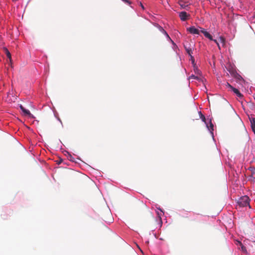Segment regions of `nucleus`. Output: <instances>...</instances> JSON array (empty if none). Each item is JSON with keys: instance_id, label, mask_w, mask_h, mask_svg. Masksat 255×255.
<instances>
[{"instance_id": "nucleus-6", "label": "nucleus", "mask_w": 255, "mask_h": 255, "mask_svg": "<svg viewBox=\"0 0 255 255\" xmlns=\"http://www.w3.org/2000/svg\"><path fill=\"white\" fill-rule=\"evenodd\" d=\"M3 51L4 52V53L6 54L7 58L9 59L10 61H11V54L9 52V51H8V50L6 48L4 47V48H3Z\"/></svg>"}, {"instance_id": "nucleus-20", "label": "nucleus", "mask_w": 255, "mask_h": 255, "mask_svg": "<svg viewBox=\"0 0 255 255\" xmlns=\"http://www.w3.org/2000/svg\"><path fill=\"white\" fill-rule=\"evenodd\" d=\"M210 127L211 128L212 130H213V125L211 122H210Z\"/></svg>"}, {"instance_id": "nucleus-7", "label": "nucleus", "mask_w": 255, "mask_h": 255, "mask_svg": "<svg viewBox=\"0 0 255 255\" xmlns=\"http://www.w3.org/2000/svg\"><path fill=\"white\" fill-rule=\"evenodd\" d=\"M233 91L236 94V95L240 98H242L243 97V95L240 93V92L236 88H233Z\"/></svg>"}, {"instance_id": "nucleus-14", "label": "nucleus", "mask_w": 255, "mask_h": 255, "mask_svg": "<svg viewBox=\"0 0 255 255\" xmlns=\"http://www.w3.org/2000/svg\"><path fill=\"white\" fill-rule=\"evenodd\" d=\"M194 69L196 74L200 75V71L197 67H194Z\"/></svg>"}, {"instance_id": "nucleus-9", "label": "nucleus", "mask_w": 255, "mask_h": 255, "mask_svg": "<svg viewBox=\"0 0 255 255\" xmlns=\"http://www.w3.org/2000/svg\"><path fill=\"white\" fill-rule=\"evenodd\" d=\"M186 50L187 53L190 56L191 59L193 61L194 58L192 56V49L190 48H186Z\"/></svg>"}, {"instance_id": "nucleus-22", "label": "nucleus", "mask_w": 255, "mask_h": 255, "mask_svg": "<svg viewBox=\"0 0 255 255\" xmlns=\"http://www.w3.org/2000/svg\"><path fill=\"white\" fill-rule=\"evenodd\" d=\"M140 6L141 7V8H142V9H144V6H143V4H142V3H141V2H140Z\"/></svg>"}, {"instance_id": "nucleus-24", "label": "nucleus", "mask_w": 255, "mask_h": 255, "mask_svg": "<svg viewBox=\"0 0 255 255\" xmlns=\"http://www.w3.org/2000/svg\"><path fill=\"white\" fill-rule=\"evenodd\" d=\"M103 220H104L105 221L107 222V219H106V218H104L103 219Z\"/></svg>"}, {"instance_id": "nucleus-5", "label": "nucleus", "mask_w": 255, "mask_h": 255, "mask_svg": "<svg viewBox=\"0 0 255 255\" xmlns=\"http://www.w3.org/2000/svg\"><path fill=\"white\" fill-rule=\"evenodd\" d=\"M19 107L21 111L24 113L25 115L28 116L29 117L32 116L30 111L28 110L25 109L22 105H20Z\"/></svg>"}, {"instance_id": "nucleus-2", "label": "nucleus", "mask_w": 255, "mask_h": 255, "mask_svg": "<svg viewBox=\"0 0 255 255\" xmlns=\"http://www.w3.org/2000/svg\"><path fill=\"white\" fill-rule=\"evenodd\" d=\"M190 14L185 11H181L179 13V16L182 21H186L190 17Z\"/></svg>"}, {"instance_id": "nucleus-16", "label": "nucleus", "mask_w": 255, "mask_h": 255, "mask_svg": "<svg viewBox=\"0 0 255 255\" xmlns=\"http://www.w3.org/2000/svg\"><path fill=\"white\" fill-rule=\"evenodd\" d=\"M200 29L201 30L200 31H201V32H202L204 35L205 34V32H207V31L204 28L200 27Z\"/></svg>"}, {"instance_id": "nucleus-13", "label": "nucleus", "mask_w": 255, "mask_h": 255, "mask_svg": "<svg viewBox=\"0 0 255 255\" xmlns=\"http://www.w3.org/2000/svg\"><path fill=\"white\" fill-rule=\"evenodd\" d=\"M158 28L162 33L163 34H166V31L161 26L158 25Z\"/></svg>"}, {"instance_id": "nucleus-15", "label": "nucleus", "mask_w": 255, "mask_h": 255, "mask_svg": "<svg viewBox=\"0 0 255 255\" xmlns=\"http://www.w3.org/2000/svg\"><path fill=\"white\" fill-rule=\"evenodd\" d=\"M190 79H198L199 78L197 76L192 75L190 76Z\"/></svg>"}, {"instance_id": "nucleus-12", "label": "nucleus", "mask_w": 255, "mask_h": 255, "mask_svg": "<svg viewBox=\"0 0 255 255\" xmlns=\"http://www.w3.org/2000/svg\"><path fill=\"white\" fill-rule=\"evenodd\" d=\"M219 41L221 43H223V45L225 44V39L223 36H220L219 37Z\"/></svg>"}, {"instance_id": "nucleus-10", "label": "nucleus", "mask_w": 255, "mask_h": 255, "mask_svg": "<svg viewBox=\"0 0 255 255\" xmlns=\"http://www.w3.org/2000/svg\"><path fill=\"white\" fill-rule=\"evenodd\" d=\"M204 35L206 38H208V39H209L210 40H213L212 36L207 31L206 32H205V33Z\"/></svg>"}, {"instance_id": "nucleus-25", "label": "nucleus", "mask_w": 255, "mask_h": 255, "mask_svg": "<svg viewBox=\"0 0 255 255\" xmlns=\"http://www.w3.org/2000/svg\"><path fill=\"white\" fill-rule=\"evenodd\" d=\"M13 1H17V0H12Z\"/></svg>"}, {"instance_id": "nucleus-1", "label": "nucleus", "mask_w": 255, "mask_h": 255, "mask_svg": "<svg viewBox=\"0 0 255 255\" xmlns=\"http://www.w3.org/2000/svg\"><path fill=\"white\" fill-rule=\"evenodd\" d=\"M238 204L240 207L249 206L250 208L249 197L248 196L241 197L238 201Z\"/></svg>"}, {"instance_id": "nucleus-8", "label": "nucleus", "mask_w": 255, "mask_h": 255, "mask_svg": "<svg viewBox=\"0 0 255 255\" xmlns=\"http://www.w3.org/2000/svg\"><path fill=\"white\" fill-rule=\"evenodd\" d=\"M178 3L182 8H186V7L188 6V5L185 4V2L183 0H179Z\"/></svg>"}, {"instance_id": "nucleus-4", "label": "nucleus", "mask_w": 255, "mask_h": 255, "mask_svg": "<svg viewBox=\"0 0 255 255\" xmlns=\"http://www.w3.org/2000/svg\"><path fill=\"white\" fill-rule=\"evenodd\" d=\"M249 118L251 122L252 129L255 133V118L250 117V116H249Z\"/></svg>"}, {"instance_id": "nucleus-3", "label": "nucleus", "mask_w": 255, "mask_h": 255, "mask_svg": "<svg viewBox=\"0 0 255 255\" xmlns=\"http://www.w3.org/2000/svg\"><path fill=\"white\" fill-rule=\"evenodd\" d=\"M187 31L192 34H199L200 33V30L196 28L194 26L188 28Z\"/></svg>"}, {"instance_id": "nucleus-23", "label": "nucleus", "mask_w": 255, "mask_h": 255, "mask_svg": "<svg viewBox=\"0 0 255 255\" xmlns=\"http://www.w3.org/2000/svg\"><path fill=\"white\" fill-rule=\"evenodd\" d=\"M242 249L243 251L245 250V247H244L243 246L242 247Z\"/></svg>"}, {"instance_id": "nucleus-21", "label": "nucleus", "mask_w": 255, "mask_h": 255, "mask_svg": "<svg viewBox=\"0 0 255 255\" xmlns=\"http://www.w3.org/2000/svg\"><path fill=\"white\" fill-rule=\"evenodd\" d=\"M165 35V36H166V37L169 39L170 40L172 41V40L171 39V38H170L169 36L168 35V34H167V33L166 32V34H164Z\"/></svg>"}, {"instance_id": "nucleus-17", "label": "nucleus", "mask_w": 255, "mask_h": 255, "mask_svg": "<svg viewBox=\"0 0 255 255\" xmlns=\"http://www.w3.org/2000/svg\"><path fill=\"white\" fill-rule=\"evenodd\" d=\"M213 41H214V42L216 44V45H217L219 49H220V45H219V42H218V41L217 40H216V39H213Z\"/></svg>"}, {"instance_id": "nucleus-19", "label": "nucleus", "mask_w": 255, "mask_h": 255, "mask_svg": "<svg viewBox=\"0 0 255 255\" xmlns=\"http://www.w3.org/2000/svg\"><path fill=\"white\" fill-rule=\"evenodd\" d=\"M226 86L229 88H230L232 90H233V88H234L232 86H231L230 84L228 83H227Z\"/></svg>"}, {"instance_id": "nucleus-18", "label": "nucleus", "mask_w": 255, "mask_h": 255, "mask_svg": "<svg viewBox=\"0 0 255 255\" xmlns=\"http://www.w3.org/2000/svg\"><path fill=\"white\" fill-rule=\"evenodd\" d=\"M122 0L124 2H125V3H128L129 5H130L131 3V1H130L128 0Z\"/></svg>"}, {"instance_id": "nucleus-11", "label": "nucleus", "mask_w": 255, "mask_h": 255, "mask_svg": "<svg viewBox=\"0 0 255 255\" xmlns=\"http://www.w3.org/2000/svg\"><path fill=\"white\" fill-rule=\"evenodd\" d=\"M199 114L200 118L201 119L202 121L203 122H205V120H206L205 117L202 114V113L201 112H199Z\"/></svg>"}]
</instances>
